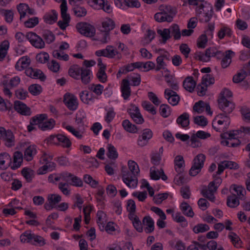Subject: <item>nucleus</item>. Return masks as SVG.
<instances>
[{
  "label": "nucleus",
  "mask_w": 250,
  "mask_h": 250,
  "mask_svg": "<svg viewBox=\"0 0 250 250\" xmlns=\"http://www.w3.org/2000/svg\"><path fill=\"white\" fill-rule=\"evenodd\" d=\"M9 47V42L6 40L3 41L0 44V61L5 57Z\"/></svg>",
  "instance_id": "nucleus-39"
},
{
  "label": "nucleus",
  "mask_w": 250,
  "mask_h": 250,
  "mask_svg": "<svg viewBox=\"0 0 250 250\" xmlns=\"http://www.w3.org/2000/svg\"><path fill=\"white\" fill-rule=\"evenodd\" d=\"M102 27L104 28L103 31L104 32V42H107V38H109V32L113 29L115 26V22L111 19L106 18L102 23Z\"/></svg>",
  "instance_id": "nucleus-10"
},
{
  "label": "nucleus",
  "mask_w": 250,
  "mask_h": 250,
  "mask_svg": "<svg viewBox=\"0 0 250 250\" xmlns=\"http://www.w3.org/2000/svg\"><path fill=\"white\" fill-rule=\"evenodd\" d=\"M232 35L231 30L228 27L224 26L221 28L217 33L218 37L222 40L225 36H227L229 37H231Z\"/></svg>",
  "instance_id": "nucleus-44"
},
{
  "label": "nucleus",
  "mask_w": 250,
  "mask_h": 250,
  "mask_svg": "<svg viewBox=\"0 0 250 250\" xmlns=\"http://www.w3.org/2000/svg\"><path fill=\"white\" fill-rule=\"evenodd\" d=\"M20 240L22 243H29L40 247L45 244V240L42 237L31 233L29 231H26L22 233L20 236Z\"/></svg>",
  "instance_id": "nucleus-2"
},
{
  "label": "nucleus",
  "mask_w": 250,
  "mask_h": 250,
  "mask_svg": "<svg viewBox=\"0 0 250 250\" xmlns=\"http://www.w3.org/2000/svg\"><path fill=\"white\" fill-rule=\"evenodd\" d=\"M193 110L199 114L202 113L205 109V103L199 101L196 103L193 107Z\"/></svg>",
  "instance_id": "nucleus-59"
},
{
  "label": "nucleus",
  "mask_w": 250,
  "mask_h": 250,
  "mask_svg": "<svg viewBox=\"0 0 250 250\" xmlns=\"http://www.w3.org/2000/svg\"><path fill=\"white\" fill-rule=\"evenodd\" d=\"M128 166L130 171H122V180L128 188H134L138 185L137 176L139 173L140 169L137 163L133 161L129 160Z\"/></svg>",
  "instance_id": "nucleus-1"
},
{
  "label": "nucleus",
  "mask_w": 250,
  "mask_h": 250,
  "mask_svg": "<svg viewBox=\"0 0 250 250\" xmlns=\"http://www.w3.org/2000/svg\"><path fill=\"white\" fill-rule=\"evenodd\" d=\"M201 193L204 197L208 198L210 201H214L215 198L214 195V193L212 192H211L210 190H208L207 188H203L202 190Z\"/></svg>",
  "instance_id": "nucleus-58"
},
{
  "label": "nucleus",
  "mask_w": 250,
  "mask_h": 250,
  "mask_svg": "<svg viewBox=\"0 0 250 250\" xmlns=\"http://www.w3.org/2000/svg\"><path fill=\"white\" fill-rule=\"evenodd\" d=\"M127 112L133 121L137 124H142L144 123V120L143 118L139 109L134 105L131 104Z\"/></svg>",
  "instance_id": "nucleus-9"
},
{
  "label": "nucleus",
  "mask_w": 250,
  "mask_h": 250,
  "mask_svg": "<svg viewBox=\"0 0 250 250\" xmlns=\"http://www.w3.org/2000/svg\"><path fill=\"white\" fill-rule=\"evenodd\" d=\"M61 196L58 194H51L48 197V200L50 204L54 206L61 201Z\"/></svg>",
  "instance_id": "nucleus-64"
},
{
  "label": "nucleus",
  "mask_w": 250,
  "mask_h": 250,
  "mask_svg": "<svg viewBox=\"0 0 250 250\" xmlns=\"http://www.w3.org/2000/svg\"><path fill=\"white\" fill-rule=\"evenodd\" d=\"M28 8V5L25 3H20L17 6L18 11L20 14V20L25 17Z\"/></svg>",
  "instance_id": "nucleus-54"
},
{
  "label": "nucleus",
  "mask_w": 250,
  "mask_h": 250,
  "mask_svg": "<svg viewBox=\"0 0 250 250\" xmlns=\"http://www.w3.org/2000/svg\"><path fill=\"white\" fill-rule=\"evenodd\" d=\"M87 3L95 9H100L103 7L104 0H86Z\"/></svg>",
  "instance_id": "nucleus-50"
},
{
  "label": "nucleus",
  "mask_w": 250,
  "mask_h": 250,
  "mask_svg": "<svg viewBox=\"0 0 250 250\" xmlns=\"http://www.w3.org/2000/svg\"><path fill=\"white\" fill-rule=\"evenodd\" d=\"M12 163L10 156L7 153H3L0 154V168L6 169Z\"/></svg>",
  "instance_id": "nucleus-19"
},
{
  "label": "nucleus",
  "mask_w": 250,
  "mask_h": 250,
  "mask_svg": "<svg viewBox=\"0 0 250 250\" xmlns=\"http://www.w3.org/2000/svg\"><path fill=\"white\" fill-rule=\"evenodd\" d=\"M121 89L124 100H127L131 95L130 83L128 80L125 79L122 80Z\"/></svg>",
  "instance_id": "nucleus-16"
},
{
  "label": "nucleus",
  "mask_w": 250,
  "mask_h": 250,
  "mask_svg": "<svg viewBox=\"0 0 250 250\" xmlns=\"http://www.w3.org/2000/svg\"><path fill=\"white\" fill-rule=\"evenodd\" d=\"M23 160L22 153L19 151H16L13 156V165L11 166L12 169H16L19 167L21 164Z\"/></svg>",
  "instance_id": "nucleus-22"
},
{
  "label": "nucleus",
  "mask_w": 250,
  "mask_h": 250,
  "mask_svg": "<svg viewBox=\"0 0 250 250\" xmlns=\"http://www.w3.org/2000/svg\"><path fill=\"white\" fill-rule=\"evenodd\" d=\"M165 94L167 97L166 98L170 104L172 105H177L179 101L180 97L176 93L170 89H167L165 91Z\"/></svg>",
  "instance_id": "nucleus-15"
},
{
  "label": "nucleus",
  "mask_w": 250,
  "mask_h": 250,
  "mask_svg": "<svg viewBox=\"0 0 250 250\" xmlns=\"http://www.w3.org/2000/svg\"><path fill=\"white\" fill-rule=\"evenodd\" d=\"M230 189H232L236 193L237 197L239 199H242L246 194L245 188L241 186L233 185L230 187Z\"/></svg>",
  "instance_id": "nucleus-47"
},
{
  "label": "nucleus",
  "mask_w": 250,
  "mask_h": 250,
  "mask_svg": "<svg viewBox=\"0 0 250 250\" xmlns=\"http://www.w3.org/2000/svg\"><path fill=\"white\" fill-rule=\"evenodd\" d=\"M96 62L93 60H84L81 68V79L82 82L85 84L89 83L90 80L91 70L89 67L94 66Z\"/></svg>",
  "instance_id": "nucleus-3"
},
{
  "label": "nucleus",
  "mask_w": 250,
  "mask_h": 250,
  "mask_svg": "<svg viewBox=\"0 0 250 250\" xmlns=\"http://www.w3.org/2000/svg\"><path fill=\"white\" fill-rule=\"evenodd\" d=\"M165 59L169 60L168 57L166 54L158 56L156 59L157 66H155V70L158 71L161 69H164L167 66L166 63L164 62Z\"/></svg>",
  "instance_id": "nucleus-25"
},
{
  "label": "nucleus",
  "mask_w": 250,
  "mask_h": 250,
  "mask_svg": "<svg viewBox=\"0 0 250 250\" xmlns=\"http://www.w3.org/2000/svg\"><path fill=\"white\" fill-rule=\"evenodd\" d=\"M194 122L195 124L202 126H205L208 124L207 119L203 116H198L194 118Z\"/></svg>",
  "instance_id": "nucleus-56"
},
{
  "label": "nucleus",
  "mask_w": 250,
  "mask_h": 250,
  "mask_svg": "<svg viewBox=\"0 0 250 250\" xmlns=\"http://www.w3.org/2000/svg\"><path fill=\"white\" fill-rule=\"evenodd\" d=\"M61 175L62 180L65 181L66 183H69L70 185L76 187L78 186V179L77 177L66 172L61 173Z\"/></svg>",
  "instance_id": "nucleus-17"
},
{
  "label": "nucleus",
  "mask_w": 250,
  "mask_h": 250,
  "mask_svg": "<svg viewBox=\"0 0 250 250\" xmlns=\"http://www.w3.org/2000/svg\"><path fill=\"white\" fill-rule=\"evenodd\" d=\"M205 15L204 18L202 19L203 21L207 22H208L212 16L213 10L211 6L208 5V9L204 12Z\"/></svg>",
  "instance_id": "nucleus-60"
},
{
  "label": "nucleus",
  "mask_w": 250,
  "mask_h": 250,
  "mask_svg": "<svg viewBox=\"0 0 250 250\" xmlns=\"http://www.w3.org/2000/svg\"><path fill=\"white\" fill-rule=\"evenodd\" d=\"M157 32L162 38V42L166 43L167 41L171 38L169 29L165 28L163 30L157 29Z\"/></svg>",
  "instance_id": "nucleus-36"
},
{
  "label": "nucleus",
  "mask_w": 250,
  "mask_h": 250,
  "mask_svg": "<svg viewBox=\"0 0 250 250\" xmlns=\"http://www.w3.org/2000/svg\"><path fill=\"white\" fill-rule=\"evenodd\" d=\"M209 229V226L207 224H199L193 228V231L195 233H203Z\"/></svg>",
  "instance_id": "nucleus-51"
},
{
  "label": "nucleus",
  "mask_w": 250,
  "mask_h": 250,
  "mask_svg": "<svg viewBox=\"0 0 250 250\" xmlns=\"http://www.w3.org/2000/svg\"><path fill=\"white\" fill-rule=\"evenodd\" d=\"M184 164V160L182 156L178 155L176 156L174 160L175 169L179 174L183 172V166Z\"/></svg>",
  "instance_id": "nucleus-26"
},
{
  "label": "nucleus",
  "mask_w": 250,
  "mask_h": 250,
  "mask_svg": "<svg viewBox=\"0 0 250 250\" xmlns=\"http://www.w3.org/2000/svg\"><path fill=\"white\" fill-rule=\"evenodd\" d=\"M173 38L175 40H179L181 37V33L179 25L177 24H173L169 28Z\"/></svg>",
  "instance_id": "nucleus-45"
},
{
  "label": "nucleus",
  "mask_w": 250,
  "mask_h": 250,
  "mask_svg": "<svg viewBox=\"0 0 250 250\" xmlns=\"http://www.w3.org/2000/svg\"><path fill=\"white\" fill-rule=\"evenodd\" d=\"M39 23V19L38 17H33L29 19L24 23V26L27 28H32Z\"/></svg>",
  "instance_id": "nucleus-57"
},
{
  "label": "nucleus",
  "mask_w": 250,
  "mask_h": 250,
  "mask_svg": "<svg viewBox=\"0 0 250 250\" xmlns=\"http://www.w3.org/2000/svg\"><path fill=\"white\" fill-rule=\"evenodd\" d=\"M61 16L63 21H59L58 25L62 30H64L68 26V23L70 21V17L67 14V7L66 0H63L61 6Z\"/></svg>",
  "instance_id": "nucleus-4"
},
{
  "label": "nucleus",
  "mask_w": 250,
  "mask_h": 250,
  "mask_svg": "<svg viewBox=\"0 0 250 250\" xmlns=\"http://www.w3.org/2000/svg\"><path fill=\"white\" fill-rule=\"evenodd\" d=\"M202 83L208 86L214 83V79L210 74H206L202 78Z\"/></svg>",
  "instance_id": "nucleus-61"
},
{
  "label": "nucleus",
  "mask_w": 250,
  "mask_h": 250,
  "mask_svg": "<svg viewBox=\"0 0 250 250\" xmlns=\"http://www.w3.org/2000/svg\"><path fill=\"white\" fill-rule=\"evenodd\" d=\"M155 20L158 22L167 21L168 22H171L172 20V16L164 13L163 12L157 13L154 15Z\"/></svg>",
  "instance_id": "nucleus-24"
},
{
  "label": "nucleus",
  "mask_w": 250,
  "mask_h": 250,
  "mask_svg": "<svg viewBox=\"0 0 250 250\" xmlns=\"http://www.w3.org/2000/svg\"><path fill=\"white\" fill-rule=\"evenodd\" d=\"M42 36L47 43H51L55 39L54 34L48 30H44L42 31Z\"/></svg>",
  "instance_id": "nucleus-42"
},
{
  "label": "nucleus",
  "mask_w": 250,
  "mask_h": 250,
  "mask_svg": "<svg viewBox=\"0 0 250 250\" xmlns=\"http://www.w3.org/2000/svg\"><path fill=\"white\" fill-rule=\"evenodd\" d=\"M152 132L149 129H145L143 130V132L141 136H139L138 140V145L141 146H146L148 140L152 137Z\"/></svg>",
  "instance_id": "nucleus-14"
},
{
  "label": "nucleus",
  "mask_w": 250,
  "mask_h": 250,
  "mask_svg": "<svg viewBox=\"0 0 250 250\" xmlns=\"http://www.w3.org/2000/svg\"><path fill=\"white\" fill-rule=\"evenodd\" d=\"M227 204L229 207L234 208L237 207L240 204V202L236 195L233 194L228 197Z\"/></svg>",
  "instance_id": "nucleus-38"
},
{
  "label": "nucleus",
  "mask_w": 250,
  "mask_h": 250,
  "mask_svg": "<svg viewBox=\"0 0 250 250\" xmlns=\"http://www.w3.org/2000/svg\"><path fill=\"white\" fill-rule=\"evenodd\" d=\"M26 38L36 48L42 49L45 46L44 42L42 38L35 33H28L26 35Z\"/></svg>",
  "instance_id": "nucleus-5"
},
{
  "label": "nucleus",
  "mask_w": 250,
  "mask_h": 250,
  "mask_svg": "<svg viewBox=\"0 0 250 250\" xmlns=\"http://www.w3.org/2000/svg\"><path fill=\"white\" fill-rule=\"evenodd\" d=\"M21 174L27 182H31L34 177V171L29 168H24L21 170Z\"/></svg>",
  "instance_id": "nucleus-46"
},
{
  "label": "nucleus",
  "mask_w": 250,
  "mask_h": 250,
  "mask_svg": "<svg viewBox=\"0 0 250 250\" xmlns=\"http://www.w3.org/2000/svg\"><path fill=\"white\" fill-rule=\"evenodd\" d=\"M122 125L124 128L129 133H135L138 132V128L135 125H133L128 120L123 121Z\"/></svg>",
  "instance_id": "nucleus-30"
},
{
  "label": "nucleus",
  "mask_w": 250,
  "mask_h": 250,
  "mask_svg": "<svg viewBox=\"0 0 250 250\" xmlns=\"http://www.w3.org/2000/svg\"><path fill=\"white\" fill-rule=\"evenodd\" d=\"M57 140L59 144L64 147H69L71 146L69 139L65 136L62 134L57 135Z\"/></svg>",
  "instance_id": "nucleus-43"
},
{
  "label": "nucleus",
  "mask_w": 250,
  "mask_h": 250,
  "mask_svg": "<svg viewBox=\"0 0 250 250\" xmlns=\"http://www.w3.org/2000/svg\"><path fill=\"white\" fill-rule=\"evenodd\" d=\"M228 237L235 247L237 248L242 247V242L237 234L233 232H230L229 233Z\"/></svg>",
  "instance_id": "nucleus-31"
},
{
  "label": "nucleus",
  "mask_w": 250,
  "mask_h": 250,
  "mask_svg": "<svg viewBox=\"0 0 250 250\" xmlns=\"http://www.w3.org/2000/svg\"><path fill=\"white\" fill-rule=\"evenodd\" d=\"M14 109L18 113L25 116H29L31 112L30 108L22 102L16 101L14 102Z\"/></svg>",
  "instance_id": "nucleus-13"
},
{
  "label": "nucleus",
  "mask_w": 250,
  "mask_h": 250,
  "mask_svg": "<svg viewBox=\"0 0 250 250\" xmlns=\"http://www.w3.org/2000/svg\"><path fill=\"white\" fill-rule=\"evenodd\" d=\"M229 122V120L228 117L225 115V114H220L218 115H217L215 118L213 119L212 125L214 129H215L217 131H220V126L223 125V124L225 123Z\"/></svg>",
  "instance_id": "nucleus-12"
},
{
  "label": "nucleus",
  "mask_w": 250,
  "mask_h": 250,
  "mask_svg": "<svg viewBox=\"0 0 250 250\" xmlns=\"http://www.w3.org/2000/svg\"><path fill=\"white\" fill-rule=\"evenodd\" d=\"M79 33L86 37H92L95 33L94 27L86 22H79Z\"/></svg>",
  "instance_id": "nucleus-7"
},
{
  "label": "nucleus",
  "mask_w": 250,
  "mask_h": 250,
  "mask_svg": "<svg viewBox=\"0 0 250 250\" xmlns=\"http://www.w3.org/2000/svg\"><path fill=\"white\" fill-rule=\"evenodd\" d=\"M206 160V156L203 154H199L197 155L193 160V164L200 167H203L204 162Z\"/></svg>",
  "instance_id": "nucleus-49"
},
{
  "label": "nucleus",
  "mask_w": 250,
  "mask_h": 250,
  "mask_svg": "<svg viewBox=\"0 0 250 250\" xmlns=\"http://www.w3.org/2000/svg\"><path fill=\"white\" fill-rule=\"evenodd\" d=\"M150 177L153 180H158L161 177L162 179L164 181L167 180V176L165 174L164 170L161 168L160 170L156 171L155 167L150 168Z\"/></svg>",
  "instance_id": "nucleus-21"
},
{
  "label": "nucleus",
  "mask_w": 250,
  "mask_h": 250,
  "mask_svg": "<svg viewBox=\"0 0 250 250\" xmlns=\"http://www.w3.org/2000/svg\"><path fill=\"white\" fill-rule=\"evenodd\" d=\"M0 134L7 146L11 147L15 145L14 136L10 130H6L4 127H0Z\"/></svg>",
  "instance_id": "nucleus-8"
},
{
  "label": "nucleus",
  "mask_w": 250,
  "mask_h": 250,
  "mask_svg": "<svg viewBox=\"0 0 250 250\" xmlns=\"http://www.w3.org/2000/svg\"><path fill=\"white\" fill-rule=\"evenodd\" d=\"M143 224L146 227L145 231L146 233H150L154 231V222L149 216H146L143 219Z\"/></svg>",
  "instance_id": "nucleus-18"
},
{
  "label": "nucleus",
  "mask_w": 250,
  "mask_h": 250,
  "mask_svg": "<svg viewBox=\"0 0 250 250\" xmlns=\"http://www.w3.org/2000/svg\"><path fill=\"white\" fill-rule=\"evenodd\" d=\"M65 105L71 110H76L77 108V98L69 93H66L63 100Z\"/></svg>",
  "instance_id": "nucleus-11"
},
{
  "label": "nucleus",
  "mask_w": 250,
  "mask_h": 250,
  "mask_svg": "<svg viewBox=\"0 0 250 250\" xmlns=\"http://www.w3.org/2000/svg\"><path fill=\"white\" fill-rule=\"evenodd\" d=\"M181 208L183 213L187 216L192 217L194 212L191 207L186 202H183L181 205Z\"/></svg>",
  "instance_id": "nucleus-37"
},
{
  "label": "nucleus",
  "mask_w": 250,
  "mask_h": 250,
  "mask_svg": "<svg viewBox=\"0 0 250 250\" xmlns=\"http://www.w3.org/2000/svg\"><path fill=\"white\" fill-rule=\"evenodd\" d=\"M195 85V82L192 77H187L183 82V86L190 92L194 90Z\"/></svg>",
  "instance_id": "nucleus-29"
},
{
  "label": "nucleus",
  "mask_w": 250,
  "mask_h": 250,
  "mask_svg": "<svg viewBox=\"0 0 250 250\" xmlns=\"http://www.w3.org/2000/svg\"><path fill=\"white\" fill-rule=\"evenodd\" d=\"M58 19V14L55 10H52L50 12L47 13L43 16V20L45 23L52 24L55 22Z\"/></svg>",
  "instance_id": "nucleus-23"
},
{
  "label": "nucleus",
  "mask_w": 250,
  "mask_h": 250,
  "mask_svg": "<svg viewBox=\"0 0 250 250\" xmlns=\"http://www.w3.org/2000/svg\"><path fill=\"white\" fill-rule=\"evenodd\" d=\"M248 75L247 71L242 68L239 72L233 76L232 81L234 83H239L243 81Z\"/></svg>",
  "instance_id": "nucleus-35"
},
{
  "label": "nucleus",
  "mask_w": 250,
  "mask_h": 250,
  "mask_svg": "<svg viewBox=\"0 0 250 250\" xmlns=\"http://www.w3.org/2000/svg\"><path fill=\"white\" fill-rule=\"evenodd\" d=\"M160 8L161 10H162L163 13L172 16V20L173 19V17L176 13V9L174 7L168 5H163L160 6Z\"/></svg>",
  "instance_id": "nucleus-48"
},
{
  "label": "nucleus",
  "mask_w": 250,
  "mask_h": 250,
  "mask_svg": "<svg viewBox=\"0 0 250 250\" xmlns=\"http://www.w3.org/2000/svg\"><path fill=\"white\" fill-rule=\"evenodd\" d=\"M218 103L219 108L224 112L225 115L231 113L235 107L233 103L228 101L224 97L218 98Z\"/></svg>",
  "instance_id": "nucleus-6"
},
{
  "label": "nucleus",
  "mask_w": 250,
  "mask_h": 250,
  "mask_svg": "<svg viewBox=\"0 0 250 250\" xmlns=\"http://www.w3.org/2000/svg\"><path fill=\"white\" fill-rule=\"evenodd\" d=\"M28 90L33 95L36 96L39 95L42 91L41 86L37 84H33L29 86Z\"/></svg>",
  "instance_id": "nucleus-55"
},
{
  "label": "nucleus",
  "mask_w": 250,
  "mask_h": 250,
  "mask_svg": "<svg viewBox=\"0 0 250 250\" xmlns=\"http://www.w3.org/2000/svg\"><path fill=\"white\" fill-rule=\"evenodd\" d=\"M97 216L98 226L100 229H103L106 222V214L104 211L99 210L97 212Z\"/></svg>",
  "instance_id": "nucleus-34"
},
{
  "label": "nucleus",
  "mask_w": 250,
  "mask_h": 250,
  "mask_svg": "<svg viewBox=\"0 0 250 250\" xmlns=\"http://www.w3.org/2000/svg\"><path fill=\"white\" fill-rule=\"evenodd\" d=\"M47 116L45 114H42L38 115L35 117H32L30 121V123L33 125H38L39 127H40V124L43 122L44 120L46 119Z\"/></svg>",
  "instance_id": "nucleus-40"
},
{
  "label": "nucleus",
  "mask_w": 250,
  "mask_h": 250,
  "mask_svg": "<svg viewBox=\"0 0 250 250\" xmlns=\"http://www.w3.org/2000/svg\"><path fill=\"white\" fill-rule=\"evenodd\" d=\"M0 13L4 14L6 22L10 23L12 21L14 13L12 10L0 9Z\"/></svg>",
  "instance_id": "nucleus-53"
},
{
  "label": "nucleus",
  "mask_w": 250,
  "mask_h": 250,
  "mask_svg": "<svg viewBox=\"0 0 250 250\" xmlns=\"http://www.w3.org/2000/svg\"><path fill=\"white\" fill-rule=\"evenodd\" d=\"M205 55L209 61L210 57L211 56H216L218 59H220L222 56L223 52L220 51H217L213 48H209L206 49Z\"/></svg>",
  "instance_id": "nucleus-33"
},
{
  "label": "nucleus",
  "mask_w": 250,
  "mask_h": 250,
  "mask_svg": "<svg viewBox=\"0 0 250 250\" xmlns=\"http://www.w3.org/2000/svg\"><path fill=\"white\" fill-rule=\"evenodd\" d=\"M221 178L219 177H217L213 181L209 183L207 188L208 189V190H210L211 192L215 193L216 192L218 188L221 185Z\"/></svg>",
  "instance_id": "nucleus-32"
},
{
  "label": "nucleus",
  "mask_w": 250,
  "mask_h": 250,
  "mask_svg": "<svg viewBox=\"0 0 250 250\" xmlns=\"http://www.w3.org/2000/svg\"><path fill=\"white\" fill-rule=\"evenodd\" d=\"M55 125V122L54 119H51L49 121L41 122L40 124V128L42 130H46L52 129Z\"/></svg>",
  "instance_id": "nucleus-41"
},
{
  "label": "nucleus",
  "mask_w": 250,
  "mask_h": 250,
  "mask_svg": "<svg viewBox=\"0 0 250 250\" xmlns=\"http://www.w3.org/2000/svg\"><path fill=\"white\" fill-rule=\"evenodd\" d=\"M189 116L187 113H184L178 117L176 120L177 123L181 125L182 127H186L189 124Z\"/></svg>",
  "instance_id": "nucleus-28"
},
{
  "label": "nucleus",
  "mask_w": 250,
  "mask_h": 250,
  "mask_svg": "<svg viewBox=\"0 0 250 250\" xmlns=\"http://www.w3.org/2000/svg\"><path fill=\"white\" fill-rule=\"evenodd\" d=\"M36 153L37 149L36 146L34 145L29 146L25 150L24 159L27 161H30L33 159V156Z\"/></svg>",
  "instance_id": "nucleus-27"
},
{
  "label": "nucleus",
  "mask_w": 250,
  "mask_h": 250,
  "mask_svg": "<svg viewBox=\"0 0 250 250\" xmlns=\"http://www.w3.org/2000/svg\"><path fill=\"white\" fill-rule=\"evenodd\" d=\"M107 157L111 159H116L118 156L116 148L111 144L108 146Z\"/></svg>",
  "instance_id": "nucleus-52"
},
{
  "label": "nucleus",
  "mask_w": 250,
  "mask_h": 250,
  "mask_svg": "<svg viewBox=\"0 0 250 250\" xmlns=\"http://www.w3.org/2000/svg\"><path fill=\"white\" fill-rule=\"evenodd\" d=\"M68 74L72 78L77 79L78 76V66L77 64L71 66L68 70Z\"/></svg>",
  "instance_id": "nucleus-62"
},
{
  "label": "nucleus",
  "mask_w": 250,
  "mask_h": 250,
  "mask_svg": "<svg viewBox=\"0 0 250 250\" xmlns=\"http://www.w3.org/2000/svg\"><path fill=\"white\" fill-rule=\"evenodd\" d=\"M142 105L146 110L150 112L153 115H155L156 113L154 106L149 102L144 101L143 102Z\"/></svg>",
  "instance_id": "nucleus-63"
},
{
  "label": "nucleus",
  "mask_w": 250,
  "mask_h": 250,
  "mask_svg": "<svg viewBox=\"0 0 250 250\" xmlns=\"http://www.w3.org/2000/svg\"><path fill=\"white\" fill-rule=\"evenodd\" d=\"M234 55V53L231 50H227L225 54L223 53V57L221 62V65L222 68H226L228 67L231 62L232 56Z\"/></svg>",
  "instance_id": "nucleus-20"
}]
</instances>
